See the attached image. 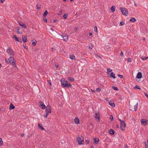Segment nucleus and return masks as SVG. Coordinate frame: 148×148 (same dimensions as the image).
<instances>
[{"label":"nucleus","mask_w":148,"mask_h":148,"mask_svg":"<svg viewBox=\"0 0 148 148\" xmlns=\"http://www.w3.org/2000/svg\"><path fill=\"white\" fill-rule=\"evenodd\" d=\"M61 86L63 88H70L72 87V86L69 82L65 79L62 78L61 79Z\"/></svg>","instance_id":"f257e3e1"},{"label":"nucleus","mask_w":148,"mask_h":148,"mask_svg":"<svg viewBox=\"0 0 148 148\" xmlns=\"http://www.w3.org/2000/svg\"><path fill=\"white\" fill-rule=\"evenodd\" d=\"M56 37L60 40H63L65 41H66L68 39V36L66 34H63L61 35L58 34L56 35Z\"/></svg>","instance_id":"f03ea898"},{"label":"nucleus","mask_w":148,"mask_h":148,"mask_svg":"<svg viewBox=\"0 0 148 148\" xmlns=\"http://www.w3.org/2000/svg\"><path fill=\"white\" fill-rule=\"evenodd\" d=\"M121 121V123L120 125V127L121 128V130H124L125 128V123L124 121L119 119Z\"/></svg>","instance_id":"7ed1b4c3"},{"label":"nucleus","mask_w":148,"mask_h":148,"mask_svg":"<svg viewBox=\"0 0 148 148\" xmlns=\"http://www.w3.org/2000/svg\"><path fill=\"white\" fill-rule=\"evenodd\" d=\"M9 62L10 64H11L13 66H15L16 67L15 62L13 57H10L8 59Z\"/></svg>","instance_id":"20e7f679"},{"label":"nucleus","mask_w":148,"mask_h":148,"mask_svg":"<svg viewBox=\"0 0 148 148\" xmlns=\"http://www.w3.org/2000/svg\"><path fill=\"white\" fill-rule=\"evenodd\" d=\"M121 11L123 14L125 16H127L128 14V11L125 8H120Z\"/></svg>","instance_id":"39448f33"},{"label":"nucleus","mask_w":148,"mask_h":148,"mask_svg":"<svg viewBox=\"0 0 148 148\" xmlns=\"http://www.w3.org/2000/svg\"><path fill=\"white\" fill-rule=\"evenodd\" d=\"M77 140L78 141V144L79 145H82L84 143H82V142H84V138L83 137H77Z\"/></svg>","instance_id":"423d86ee"},{"label":"nucleus","mask_w":148,"mask_h":148,"mask_svg":"<svg viewBox=\"0 0 148 148\" xmlns=\"http://www.w3.org/2000/svg\"><path fill=\"white\" fill-rule=\"evenodd\" d=\"M7 52L9 55L13 56L14 55L13 51L12 50L10 47L8 48L7 50Z\"/></svg>","instance_id":"0eeeda50"},{"label":"nucleus","mask_w":148,"mask_h":148,"mask_svg":"<svg viewBox=\"0 0 148 148\" xmlns=\"http://www.w3.org/2000/svg\"><path fill=\"white\" fill-rule=\"evenodd\" d=\"M18 23L20 25L22 26L23 28H26V26L25 24L21 21H19L18 22Z\"/></svg>","instance_id":"6e6552de"},{"label":"nucleus","mask_w":148,"mask_h":148,"mask_svg":"<svg viewBox=\"0 0 148 148\" xmlns=\"http://www.w3.org/2000/svg\"><path fill=\"white\" fill-rule=\"evenodd\" d=\"M147 120H146L145 119H143L141 120V122L143 125L145 126L147 124Z\"/></svg>","instance_id":"1a4fd4ad"},{"label":"nucleus","mask_w":148,"mask_h":148,"mask_svg":"<svg viewBox=\"0 0 148 148\" xmlns=\"http://www.w3.org/2000/svg\"><path fill=\"white\" fill-rule=\"evenodd\" d=\"M107 73L108 76L111 77V69L110 68L107 69Z\"/></svg>","instance_id":"9d476101"},{"label":"nucleus","mask_w":148,"mask_h":148,"mask_svg":"<svg viewBox=\"0 0 148 148\" xmlns=\"http://www.w3.org/2000/svg\"><path fill=\"white\" fill-rule=\"evenodd\" d=\"M39 104L40 106L42 107V108L43 109H44L46 108V106L41 101L39 102Z\"/></svg>","instance_id":"9b49d317"},{"label":"nucleus","mask_w":148,"mask_h":148,"mask_svg":"<svg viewBox=\"0 0 148 148\" xmlns=\"http://www.w3.org/2000/svg\"><path fill=\"white\" fill-rule=\"evenodd\" d=\"M27 36L25 35V36H24V35L22 36V39L23 40V41L24 42H27Z\"/></svg>","instance_id":"f8f14e48"},{"label":"nucleus","mask_w":148,"mask_h":148,"mask_svg":"<svg viewBox=\"0 0 148 148\" xmlns=\"http://www.w3.org/2000/svg\"><path fill=\"white\" fill-rule=\"evenodd\" d=\"M45 111H49V113H51V106L49 105H48L46 107Z\"/></svg>","instance_id":"ddd939ff"},{"label":"nucleus","mask_w":148,"mask_h":148,"mask_svg":"<svg viewBox=\"0 0 148 148\" xmlns=\"http://www.w3.org/2000/svg\"><path fill=\"white\" fill-rule=\"evenodd\" d=\"M136 78L138 79H141L142 78V74L141 72H138L136 75Z\"/></svg>","instance_id":"4468645a"},{"label":"nucleus","mask_w":148,"mask_h":148,"mask_svg":"<svg viewBox=\"0 0 148 148\" xmlns=\"http://www.w3.org/2000/svg\"><path fill=\"white\" fill-rule=\"evenodd\" d=\"M74 121L75 123L77 124H78L80 123L79 119L77 117H75L74 119Z\"/></svg>","instance_id":"2eb2a0df"},{"label":"nucleus","mask_w":148,"mask_h":148,"mask_svg":"<svg viewBox=\"0 0 148 148\" xmlns=\"http://www.w3.org/2000/svg\"><path fill=\"white\" fill-rule=\"evenodd\" d=\"M15 108V107L13 105V104L11 103L9 109L10 110H13Z\"/></svg>","instance_id":"dca6fc26"},{"label":"nucleus","mask_w":148,"mask_h":148,"mask_svg":"<svg viewBox=\"0 0 148 148\" xmlns=\"http://www.w3.org/2000/svg\"><path fill=\"white\" fill-rule=\"evenodd\" d=\"M94 143L95 144H97L99 141V139L97 138H94Z\"/></svg>","instance_id":"f3484780"},{"label":"nucleus","mask_w":148,"mask_h":148,"mask_svg":"<svg viewBox=\"0 0 148 148\" xmlns=\"http://www.w3.org/2000/svg\"><path fill=\"white\" fill-rule=\"evenodd\" d=\"M38 127L39 129H41L42 130H44V128L42 127V125L41 123H39L38 124Z\"/></svg>","instance_id":"a211bd4d"},{"label":"nucleus","mask_w":148,"mask_h":148,"mask_svg":"<svg viewBox=\"0 0 148 148\" xmlns=\"http://www.w3.org/2000/svg\"><path fill=\"white\" fill-rule=\"evenodd\" d=\"M95 118L96 119H98V120H99L100 119V116L99 113L98 114L96 113L95 114Z\"/></svg>","instance_id":"6ab92c4d"},{"label":"nucleus","mask_w":148,"mask_h":148,"mask_svg":"<svg viewBox=\"0 0 148 148\" xmlns=\"http://www.w3.org/2000/svg\"><path fill=\"white\" fill-rule=\"evenodd\" d=\"M116 7L114 5L112 6V12H113L115 10Z\"/></svg>","instance_id":"aec40b11"},{"label":"nucleus","mask_w":148,"mask_h":148,"mask_svg":"<svg viewBox=\"0 0 148 148\" xmlns=\"http://www.w3.org/2000/svg\"><path fill=\"white\" fill-rule=\"evenodd\" d=\"M45 112L46 113L45 114H44V116L45 118H47L49 113V111H45Z\"/></svg>","instance_id":"412c9836"},{"label":"nucleus","mask_w":148,"mask_h":148,"mask_svg":"<svg viewBox=\"0 0 148 148\" xmlns=\"http://www.w3.org/2000/svg\"><path fill=\"white\" fill-rule=\"evenodd\" d=\"M110 98H106L105 99V100L108 101L109 104L111 106V101L110 100Z\"/></svg>","instance_id":"4be33fe9"},{"label":"nucleus","mask_w":148,"mask_h":148,"mask_svg":"<svg viewBox=\"0 0 148 148\" xmlns=\"http://www.w3.org/2000/svg\"><path fill=\"white\" fill-rule=\"evenodd\" d=\"M136 19L134 18V17H132L130 19V21L132 22H134L135 21H136Z\"/></svg>","instance_id":"5701e85b"},{"label":"nucleus","mask_w":148,"mask_h":148,"mask_svg":"<svg viewBox=\"0 0 148 148\" xmlns=\"http://www.w3.org/2000/svg\"><path fill=\"white\" fill-rule=\"evenodd\" d=\"M68 79L71 82H73L74 81V78H72L70 77H68Z\"/></svg>","instance_id":"b1692460"},{"label":"nucleus","mask_w":148,"mask_h":148,"mask_svg":"<svg viewBox=\"0 0 148 148\" xmlns=\"http://www.w3.org/2000/svg\"><path fill=\"white\" fill-rule=\"evenodd\" d=\"M138 106V103H137L136 105L134 106V110L135 111H136L137 109Z\"/></svg>","instance_id":"393cba45"},{"label":"nucleus","mask_w":148,"mask_h":148,"mask_svg":"<svg viewBox=\"0 0 148 148\" xmlns=\"http://www.w3.org/2000/svg\"><path fill=\"white\" fill-rule=\"evenodd\" d=\"M20 29V28L19 27H17L15 28L16 30H17V33L19 34H20L21 33L19 31V30Z\"/></svg>","instance_id":"a878e982"},{"label":"nucleus","mask_w":148,"mask_h":148,"mask_svg":"<svg viewBox=\"0 0 148 148\" xmlns=\"http://www.w3.org/2000/svg\"><path fill=\"white\" fill-rule=\"evenodd\" d=\"M48 12L47 10H46L43 13V17H45L48 14Z\"/></svg>","instance_id":"bb28decb"},{"label":"nucleus","mask_w":148,"mask_h":148,"mask_svg":"<svg viewBox=\"0 0 148 148\" xmlns=\"http://www.w3.org/2000/svg\"><path fill=\"white\" fill-rule=\"evenodd\" d=\"M70 58L71 59L73 60L75 59V57L74 55H70Z\"/></svg>","instance_id":"cd10ccee"},{"label":"nucleus","mask_w":148,"mask_h":148,"mask_svg":"<svg viewBox=\"0 0 148 148\" xmlns=\"http://www.w3.org/2000/svg\"><path fill=\"white\" fill-rule=\"evenodd\" d=\"M13 38H14L15 40L16 41H19V39L18 38L16 37V35H14L13 36Z\"/></svg>","instance_id":"c85d7f7f"},{"label":"nucleus","mask_w":148,"mask_h":148,"mask_svg":"<svg viewBox=\"0 0 148 148\" xmlns=\"http://www.w3.org/2000/svg\"><path fill=\"white\" fill-rule=\"evenodd\" d=\"M112 88L114 90L117 91L119 90L118 88L116 86H112Z\"/></svg>","instance_id":"c756f323"},{"label":"nucleus","mask_w":148,"mask_h":148,"mask_svg":"<svg viewBox=\"0 0 148 148\" xmlns=\"http://www.w3.org/2000/svg\"><path fill=\"white\" fill-rule=\"evenodd\" d=\"M35 41H33L32 42V44H33V45L34 46H35L36 44H37V42L36 41V40H35Z\"/></svg>","instance_id":"7c9ffc66"},{"label":"nucleus","mask_w":148,"mask_h":148,"mask_svg":"<svg viewBox=\"0 0 148 148\" xmlns=\"http://www.w3.org/2000/svg\"><path fill=\"white\" fill-rule=\"evenodd\" d=\"M3 141L1 138H0V146H1L3 145Z\"/></svg>","instance_id":"2f4dec72"},{"label":"nucleus","mask_w":148,"mask_h":148,"mask_svg":"<svg viewBox=\"0 0 148 148\" xmlns=\"http://www.w3.org/2000/svg\"><path fill=\"white\" fill-rule=\"evenodd\" d=\"M112 77H113L114 79H115L116 78L115 74L112 72Z\"/></svg>","instance_id":"473e14b6"},{"label":"nucleus","mask_w":148,"mask_h":148,"mask_svg":"<svg viewBox=\"0 0 148 148\" xmlns=\"http://www.w3.org/2000/svg\"><path fill=\"white\" fill-rule=\"evenodd\" d=\"M68 15L67 14H64L63 16V18L65 19L67 18Z\"/></svg>","instance_id":"72a5a7b5"},{"label":"nucleus","mask_w":148,"mask_h":148,"mask_svg":"<svg viewBox=\"0 0 148 148\" xmlns=\"http://www.w3.org/2000/svg\"><path fill=\"white\" fill-rule=\"evenodd\" d=\"M141 58L142 60H145L148 59V56L146 57H144V58L141 57Z\"/></svg>","instance_id":"f704fd0d"},{"label":"nucleus","mask_w":148,"mask_h":148,"mask_svg":"<svg viewBox=\"0 0 148 148\" xmlns=\"http://www.w3.org/2000/svg\"><path fill=\"white\" fill-rule=\"evenodd\" d=\"M94 31L96 32H97V27L96 26H95L94 27Z\"/></svg>","instance_id":"c9c22d12"},{"label":"nucleus","mask_w":148,"mask_h":148,"mask_svg":"<svg viewBox=\"0 0 148 148\" xmlns=\"http://www.w3.org/2000/svg\"><path fill=\"white\" fill-rule=\"evenodd\" d=\"M124 24H125L124 22L123 21H121L120 22L119 25L120 26H122V25H123Z\"/></svg>","instance_id":"e433bc0d"},{"label":"nucleus","mask_w":148,"mask_h":148,"mask_svg":"<svg viewBox=\"0 0 148 148\" xmlns=\"http://www.w3.org/2000/svg\"><path fill=\"white\" fill-rule=\"evenodd\" d=\"M93 45L92 44H91L90 45H89V48L90 49H92V48H93Z\"/></svg>","instance_id":"4c0bfd02"},{"label":"nucleus","mask_w":148,"mask_h":148,"mask_svg":"<svg viewBox=\"0 0 148 148\" xmlns=\"http://www.w3.org/2000/svg\"><path fill=\"white\" fill-rule=\"evenodd\" d=\"M127 61L129 62H130L132 61V59L130 58H127Z\"/></svg>","instance_id":"58836bf2"},{"label":"nucleus","mask_w":148,"mask_h":148,"mask_svg":"<svg viewBox=\"0 0 148 148\" xmlns=\"http://www.w3.org/2000/svg\"><path fill=\"white\" fill-rule=\"evenodd\" d=\"M135 88L138 89L139 90H140L141 88L139 87V86L137 85H136L135 87L134 88L135 89Z\"/></svg>","instance_id":"ea45409f"},{"label":"nucleus","mask_w":148,"mask_h":148,"mask_svg":"<svg viewBox=\"0 0 148 148\" xmlns=\"http://www.w3.org/2000/svg\"><path fill=\"white\" fill-rule=\"evenodd\" d=\"M44 18H43V20L45 22H47V18H46V17H43Z\"/></svg>","instance_id":"a19ab883"},{"label":"nucleus","mask_w":148,"mask_h":148,"mask_svg":"<svg viewBox=\"0 0 148 148\" xmlns=\"http://www.w3.org/2000/svg\"><path fill=\"white\" fill-rule=\"evenodd\" d=\"M62 10H60V11L59 12H58V15H61V14H62Z\"/></svg>","instance_id":"79ce46f5"},{"label":"nucleus","mask_w":148,"mask_h":148,"mask_svg":"<svg viewBox=\"0 0 148 148\" xmlns=\"http://www.w3.org/2000/svg\"><path fill=\"white\" fill-rule=\"evenodd\" d=\"M118 76L121 79H122L123 77L122 75L120 74L118 75Z\"/></svg>","instance_id":"37998d69"},{"label":"nucleus","mask_w":148,"mask_h":148,"mask_svg":"<svg viewBox=\"0 0 148 148\" xmlns=\"http://www.w3.org/2000/svg\"><path fill=\"white\" fill-rule=\"evenodd\" d=\"M96 90L98 92H99L101 90V88H97Z\"/></svg>","instance_id":"c03bdc74"},{"label":"nucleus","mask_w":148,"mask_h":148,"mask_svg":"<svg viewBox=\"0 0 148 148\" xmlns=\"http://www.w3.org/2000/svg\"><path fill=\"white\" fill-rule=\"evenodd\" d=\"M47 82H48L50 86H51V83L50 80H48Z\"/></svg>","instance_id":"a18cd8bd"},{"label":"nucleus","mask_w":148,"mask_h":148,"mask_svg":"<svg viewBox=\"0 0 148 148\" xmlns=\"http://www.w3.org/2000/svg\"><path fill=\"white\" fill-rule=\"evenodd\" d=\"M144 94L145 96L146 97L148 98V94H147V93L144 92Z\"/></svg>","instance_id":"49530a36"},{"label":"nucleus","mask_w":148,"mask_h":148,"mask_svg":"<svg viewBox=\"0 0 148 148\" xmlns=\"http://www.w3.org/2000/svg\"><path fill=\"white\" fill-rule=\"evenodd\" d=\"M115 133L113 129H112V135H113Z\"/></svg>","instance_id":"de8ad7c7"},{"label":"nucleus","mask_w":148,"mask_h":148,"mask_svg":"<svg viewBox=\"0 0 148 148\" xmlns=\"http://www.w3.org/2000/svg\"><path fill=\"white\" fill-rule=\"evenodd\" d=\"M115 106V104L114 103H112V107H114Z\"/></svg>","instance_id":"09e8293b"},{"label":"nucleus","mask_w":148,"mask_h":148,"mask_svg":"<svg viewBox=\"0 0 148 148\" xmlns=\"http://www.w3.org/2000/svg\"><path fill=\"white\" fill-rule=\"evenodd\" d=\"M120 55V56L121 57H122V56H123V53L122 51H121V52Z\"/></svg>","instance_id":"8fccbe9b"},{"label":"nucleus","mask_w":148,"mask_h":148,"mask_svg":"<svg viewBox=\"0 0 148 148\" xmlns=\"http://www.w3.org/2000/svg\"><path fill=\"white\" fill-rule=\"evenodd\" d=\"M85 142L86 144H88L89 143V141L88 140H86Z\"/></svg>","instance_id":"3c124183"},{"label":"nucleus","mask_w":148,"mask_h":148,"mask_svg":"<svg viewBox=\"0 0 148 148\" xmlns=\"http://www.w3.org/2000/svg\"><path fill=\"white\" fill-rule=\"evenodd\" d=\"M124 147L125 148H128V147L127 144L125 145Z\"/></svg>","instance_id":"603ef678"},{"label":"nucleus","mask_w":148,"mask_h":148,"mask_svg":"<svg viewBox=\"0 0 148 148\" xmlns=\"http://www.w3.org/2000/svg\"><path fill=\"white\" fill-rule=\"evenodd\" d=\"M57 21V19H55L53 20V23H54L56 22Z\"/></svg>","instance_id":"864d4df0"},{"label":"nucleus","mask_w":148,"mask_h":148,"mask_svg":"<svg viewBox=\"0 0 148 148\" xmlns=\"http://www.w3.org/2000/svg\"><path fill=\"white\" fill-rule=\"evenodd\" d=\"M5 61L6 63H7L8 64H9V61H8L6 59H5Z\"/></svg>","instance_id":"5fc2aeb1"},{"label":"nucleus","mask_w":148,"mask_h":148,"mask_svg":"<svg viewBox=\"0 0 148 148\" xmlns=\"http://www.w3.org/2000/svg\"><path fill=\"white\" fill-rule=\"evenodd\" d=\"M18 40H19V41H18V42H22V40H21V38H20V39H19Z\"/></svg>","instance_id":"6e6d98bb"},{"label":"nucleus","mask_w":148,"mask_h":148,"mask_svg":"<svg viewBox=\"0 0 148 148\" xmlns=\"http://www.w3.org/2000/svg\"><path fill=\"white\" fill-rule=\"evenodd\" d=\"M145 148H148V145H147L146 143L145 145Z\"/></svg>","instance_id":"4d7b16f0"},{"label":"nucleus","mask_w":148,"mask_h":148,"mask_svg":"<svg viewBox=\"0 0 148 148\" xmlns=\"http://www.w3.org/2000/svg\"><path fill=\"white\" fill-rule=\"evenodd\" d=\"M95 55L96 56H97L99 58H101V57L98 55L97 54L95 53Z\"/></svg>","instance_id":"13d9d810"},{"label":"nucleus","mask_w":148,"mask_h":148,"mask_svg":"<svg viewBox=\"0 0 148 148\" xmlns=\"http://www.w3.org/2000/svg\"><path fill=\"white\" fill-rule=\"evenodd\" d=\"M95 55L96 56H97L99 58H101V57L98 55L97 54L95 53Z\"/></svg>","instance_id":"bf43d9fd"},{"label":"nucleus","mask_w":148,"mask_h":148,"mask_svg":"<svg viewBox=\"0 0 148 148\" xmlns=\"http://www.w3.org/2000/svg\"><path fill=\"white\" fill-rule=\"evenodd\" d=\"M95 55L96 56H97L99 58H101V57L98 55L97 54L95 53Z\"/></svg>","instance_id":"052dcab7"},{"label":"nucleus","mask_w":148,"mask_h":148,"mask_svg":"<svg viewBox=\"0 0 148 148\" xmlns=\"http://www.w3.org/2000/svg\"><path fill=\"white\" fill-rule=\"evenodd\" d=\"M114 120L113 117L112 115V121Z\"/></svg>","instance_id":"680f3d73"},{"label":"nucleus","mask_w":148,"mask_h":148,"mask_svg":"<svg viewBox=\"0 0 148 148\" xmlns=\"http://www.w3.org/2000/svg\"><path fill=\"white\" fill-rule=\"evenodd\" d=\"M92 34L91 33H90L89 34V35L90 36H92Z\"/></svg>","instance_id":"e2e57ef3"},{"label":"nucleus","mask_w":148,"mask_h":148,"mask_svg":"<svg viewBox=\"0 0 148 148\" xmlns=\"http://www.w3.org/2000/svg\"><path fill=\"white\" fill-rule=\"evenodd\" d=\"M21 135L23 137L24 136V133L21 134Z\"/></svg>","instance_id":"0e129e2a"},{"label":"nucleus","mask_w":148,"mask_h":148,"mask_svg":"<svg viewBox=\"0 0 148 148\" xmlns=\"http://www.w3.org/2000/svg\"><path fill=\"white\" fill-rule=\"evenodd\" d=\"M1 0V3H3L5 1V0Z\"/></svg>","instance_id":"69168bd1"},{"label":"nucleus","mask_w":148,"mask_h":148,"mask_svg":"<svg viewBox=\"0 0 148 148\" xmlns=\"http://www.w3.org/2000/svg\"><path fill=\"white\" fill-rule=\"evenodd\" d=\"M109 132L110 134H111V129L109 130Z\"/></svg>","instance_id":"338daca9"},{"label":"nucleus","mask_w":148,"mask_h":148,"mask_svg":"<svg viewBox=\"0 0 148 148\" xmlns=\"http://www.w3.org/2000/svg\"><path fill=\"white\" fill-rule=\"evenodd\" d=\"M55 66L56 68H58V66L57 65L55 64Z\"/></svg>","instance_id":"774afa93"}]
</instances>
